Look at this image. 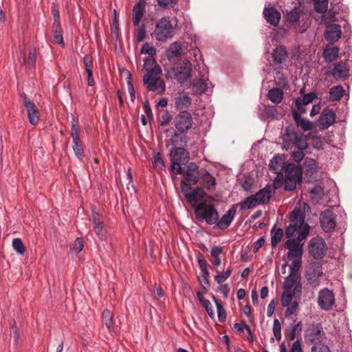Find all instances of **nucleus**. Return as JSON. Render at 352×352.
<instances>
[{"instance_id":"f257e3e1","label":"nucleus","mask_w":352,"mask_h":352,"mask_svg":"<svg viewBox=\"0 0 352 352\" xmlns=\"http://www.w3.org/2000/svg\"><path fill=\"white\" fill-rule=\"evenodd\" d=\"M305 213L298 208L289 213L290 223L285 230V236L288 238L285 246L288 249L286 254L287 259L302 258V245L300 243L305 240L309 233V226L305 221Z\"/></svg>"},{"instance_id":"f03ea898","label":"nucleus","mask_w":352,"mask_h":352,"mask_svg":"<svg viewBox=\"0 0 352 352\" xmlns=\"http://www.w3.org/2000/svg\"><path fill=\"white\" fill-rule=\"evenodd\" d=\"M283 148L291 150L297 148L306 150L308 148L307 136L302 132H297L295 127L289 125L285 127L282 133Z\"/></svg>"},{"instance_id":"7ed1b4c3","label":"nucleus","mask_w":352,"mask_h":352,"mask_svg":"<svg viewBox=\"0 0 352 352\" xmlns=\"http://www.w3.org/2000/svg\"><path fill=\"white\" fill-rule=\"evenodd\" d=\"M195 215L200 221H206L208 225H213L219 218V214L214 204H208L203 201L195 207Z\"/></svg>"},{"instance_id":"20e7f679","label":"nucleus","mask_w":352,"mask_h":352,"mask_svg":"<svg viewBox=\"0 0 352 352\" xmlns=\"http://www.w3.org/2000/svg\"><path fill=\"white\" fill-rule=\"evenodd\" d=\"M285 178L284 179V189L294 190L297 184L302 182V168L299 164L289 163L285 166Z\"/></svg>"},{"instance_id":"39448f33","label":"nucleus","mask_w":352,"mask_h":352,"mask_svg":"<svg viewBox=\"0 0 352 352\" xmlns=\"http://www.w3.org/2000/svg\"><path fill=\"white\" fill-rule=\"evenodd\" d=\"M190 159L189 153L183 147L177 146L170 150V171L175 174H182L184 168L182 165L186 164Z\"/></svg>"},{"instance_id":"423d86ee","label":"nucleus","mask_w":352,"mask_h":352,"mask_svg":"<svg viewBox=\"0 0 352 352\" xmlns=\"http://www.w3.org/2000/svg\"><path fill=\"white\" fill-rule=\"evenodd\" d=\"M180 188L186 201L193 207L197 206L199 201L204 199L206 196V193L202 188L196 187L192 189L188 184H186V182L184 181H181Z\"/></svg>"},{"instance_id":"0eeeda50","label":"nucleus","mask_w":352,"mask_h":352,"mask_svg":"<svg viewBox=\"0 0 352 352\" xmlns=\"http://www.w3.org/2000/svg\"><path fill=\"white\" fill-rule=\"evenodd\" d=\"M173 27L168 17H162L155 25V35L158 41L164 42L173 38Z\"/></svg>"},{"instance_id":"6e6552de","label":"nucleus","mask_w":352,"mask_h":352,"mask_svg":"<svg viewBox=\"0 0 352 352\" xmlns=\"http://www.w3.org/2000/svg\"><path fill=\"white\" fill-rule=\"evenodd\" d=\"M321 323H313L308 325L305 330V339L307 342L311 344H321V340L324 337Z\"/></svg>"},{"instance_id":"1a4fd4ad","label":"nucleus","mask_w":352,"mask_h":352,"mask_svg":"<svg viewBox=\"0 0 352 352\" xmlns=\"http://www.w3.org/2000/svg\"><path fill=\"white\" fill-rule=\"evenodd\" d=\"M308 250L315 259H322L327 253V247L322 238L315 237L309 241Z\"/></svg>"},{"instance_id":"9d476101","label":"nucleus","mask_w":352,"mask_h":352,"mask_svg":"<svg viewBox=\"0 0 352 352\" xmlns=\"http://www.w3.org/2000/svg\"><path fill=\"white\" fill-rule=\"evenodd\" d=\"M201 169L200 170L199 166L195 162L189 163L186 168H184L183 175L184 179L186 184H188L190 186L192 185H197L199 184Z\"/></svg>"},{"instance_id":"9b49d317","label":"nucleus","mask_w":352,"mask_h":352,"mask_svg":"<svg viewBox=\"0 0 352 352\" xmlns=\"http://www.w3.org/2000/svg\"><path fill=\"white\" fill-rule=\"evenodd\" d=\"M71 136L72 138V148L74 154L79 160L82 161L85 157L83 144L80 140L79 127L76 123L74 118L72 121Z\"/></svg>"},{"instance_id":"f8f14e48","label":"nucleus","mask_w":352,"mask_h":352,"mask_svg":"<svg viewBox=\"0 0 352 352\" xmlns=\"http://www.w3.org/2000/svg\"><path fill=\"white\" fill-rule=\"evenodd\" d=\"M147 73L144 74L143 82L146 85L148 91H155L157 90V82L160 79V75L162 71L159 65H155L152 69L146 70Z\"/></svg>"},{"instance_id":"ddd939ff","label":"nucleus","mask_w":352,"mask_h":352,"mask_svg":"<svg viewBox=\"0 0 352 352\" xmlns=\"http://www.w3.org/2000/svg\"><path fill=\"white\" fill-rule=\"evenodd\" d=\"M176 129L180 133H186L192 125V118L186 110L181 111L174 118Z\"/></svg>"},{"instance_id":"4468645a","label":"nucleus","mask_w":352,"mask_h":352,"mask_svg":"<svg viewBox=\"0 0 352 352\" xmlns=\"http://www.w3.org/2000/svg\"><path fill=\"white\" fill-rule=\"evenodd\" d=\"M91 220L93 223V231L100 241H106L107 239V231L104 226L102 214L98 212L94 211L91 215Z\"/></svg>"},{"instance_id":"2eb2a0df","label":"nucleus","mask_w":352,"mask_h":352,"mask_svg":"<svg viewBox=\"0 0 352 352\" xmlns=\"http://www.w3.org/2000/svg\"><path fill=\"white\" fill-rule=\"evenodd\" d=\"M21 97L23 100V105L27 109L30 123L32 125H36L38 122L40 118L37 107L32 100L28 98L26 94H23L21 95Z\"/></svg>"},{"instance_id":"dca6fc26","label":"nucleus","mask_w":352,"mask_h":352,"mask_svg":"<svg viewBox=\"0 0 352 352\" xmlns=\"http://www.w3.org/2000/svg\"><path fill=\"white\" fill-rule=\"evenodd\" d=\"M334 303L335 296L331 290L325 287L319 292L318 304L322 309L329 311L332 309Z\"/></svg>"},{"instance_id":"f3484780","label":"nucleus","mask_w":352,"mask_h":352,"mask_svg":"<svg viewBox=\"0 0 352 352\" xmlns=\"http://www.w3.org/2000/svg\"><path fill=\"white\" fill-rule=\"evenodd\" d=\"M322 265L318 262L311 263L309 269L307 270L305 277L308 283L314 287L320 285V277L322 276Z\"/></svg>"},{"instance_id":"a211bd4d","label":"nucleus","mask_w":352,"mask_h":352,"mask_svg":"<svg viewBox=\"0 0 352 352\" xmlns=\"http://www.w3.org/2000/svg\"><path fill=\"white\" fill-rule=\"evenodd\" d=\"M320 221L321 228L324 232H330L335 230L336 226V217L331 210L327 209L321 212Z\"/></svg>"},{"instance_id":"6ab92c4d","label":"nucleus","mask_w":352,"mask_h":352,"mask_svg":"<svg viewBox=\"0 0 352 352\" xmlns=\"http://www.w3.org/2000/svg\"><path fill=\"white\" fill-rule=\"evenodd\" d=\"M328 76H331L336 80H346L349 77V67L346 62L340 61L334 64L331 71L326 73Z\"/></svg>"},{"instance_id":"aec40b11","label":"nucleus","mask_w":352,"mask_h":352,"mask_svg":"<svg viewBox=\"0 0 352 352\" xmlns=\"http://www.w3.org/2000/svg\"><path fill=\"white\" fill-rule=\"evenodd\" d=\"M192 76V65L187 61L184 65L177 66L174 70L175 79L183 85Z\"/></svg>"},{"instance_id":"412c9836","label":"nucleus","mask_w":352,"mask_h":352,"mask_svg":"<svg viewBox=\"0 0 352 352\" xmlns=\"http://www.w3.org/2000/svg\"><path fill=\"white\" fill-rule=\"evenodd\" d=\"M302 294V284H298L293 291L284 289L281 296V305L283 307H289L292 302V299H300Z\"/></svg>"},{"instance_id":"4be33fe9","label":"nucleus","mask_w":352,"mask_h":352,"mask_svg":"<svg viewBox=\"0 0 352 352\" xmlns=\"http://www.w3.org/2000/svg\"><path fill=\"white\" fill-rule=\"evenodd\" d=\"M336 113L330 109L325 108L320 114L318 120L320 129L324 130L328 129L331 124L335 122Z\"/></svg>"},{"instance_id":"5701e85b","label":"nucleus","mask_w":352,"mask_h":352,"mask_svg":"<svg viewBox=\"0 0 352 352\" xmlns=\"http://www.w3.org/2000/svg\"><path fill=\"white\" fill-rule=\"evenodd\" d=\"M146 0H138L133 8V23L134 26L139 25L142 17L146 13Z\"/></svg>"},{"instance_id":"b1692460","label":"nucleus","mask_w":352,"mask_h":352,"mask_svg":"<svg viewBox=\"0 0 352 352\" xmlns=\"http://www.w3.org/2000/svg\"><path fill=\"white\" fill-rule=\"evenodd\" d=\"M236 204L232 206V208H230L221 219L219 218L217 221L215 223L218 228L221 230H224L230 226L234 215L236 214Z\"/></svg>"},{"instance_id":"393cba45","label":"nucleus","mask_w":352,"mask_h":352,"mask_svg":"<svg viewBox=\"0 0 352 352\" xmlns=\"http://www.w3.org/2000/svg\"><path fill=\"white\" fill-rule=\"evenodd\" d=\"M342 35L341 26L338 24H330L327 26L324 38L329 43H335L339 40Z\"/></svg>"},{"instance_id":"a878e982","label":"nucleus","mask_w":352,"mask_h":352,"mask_svg":"<svg viewBox=\"0 0 352 352\" xmlns=\"http://www.w3.org/2000/svg\"><path fill=\"white\" fill-rule=\"evenodd\" d=\"M272 57L275 66L281 65L288 57V52L286 47L283 45H278L272 50Z\"/></svg>"},{"instance_id":"bb28decb","label":"nucleus","mask_w":352,"mask_h":352,"mask_svg":"<svg viewBox=\"0 0 352 352\" xmlns=\"http://www.w3.org/2000/svg\"><path fill=\"white\" fill-rule=\"evenodd\" d=\"M263 15L267 22L273 26L278 25L281 16L280 13L274 7L264 8Z\"/></svg>"},{"instance_id":"cd10ccee","label":"nucleus","mask_w":352,"mask_h":352,"mask_svg":"<svg viewBox=\"0 0 352 352\" xmlns=\"http://www.w3.org/2000/svg\"><path fill=\"white\" fill-rule=\"evenodd\" d=\"M208 190H212L217 185L216 179L206 169H201L199 184Z\"/></svg>"},{"instance_id":"c85d7f7f","label":"nucleus","mask_w":352,"mask_h":352,"mask_svg":"<svg viewBox=\"0 0 352 352\" xmlns=\"http://www.w3.org/2000/svg\"><path fill=\"white\" fill-rule=\"evenodd\" d=\"M292 116L296 126H300L304 131H307L313 129L314 123L302 118L301 115H300L296 110H293Z\"/></svg>"},{"instance_id":"c756f323","label":"nucleus","mask_w":352,"mask_h":352,"mask_svg":"<svg viewBox=\"0 0 352 352\" xmlns=\"http://www.w3.org/2000/svg\"><path fill=\"white\" fill-rule=\"evenodd\" d=\"M272 195V188L270 185L266 186L265 188L259 190L254 197L258 204H267Z\"/></svg>"},{"instance_id":"7c9ffc66","label":"nucleus","mask_w":352,"mask_h":352,"mask_svg":"<svg viewBox=\"0 0 352 352\" xmlns=\"http://www.w3.org/2000/svg\"><path fill=\"white\" fill-rule=\"evenodd\" d=\"M302 331V322L298 321L295 323H292L290 326L285 330V336L286 339L294 340L296 338V334L300 333Z\"/></svg>"},{"instance_id":"2f4dec72","label":"nucleus","mask_w":352,"mask_h":352,"mask_svg":"<svg viewBox=\"0 0 352 352\" xmlns=\"http://www.w3.org/2000/svg\"><path fill=\"white\" fill-rule=\"evenodd\" d=\"M175 107L182 111L186 110L191 104L192 100L186 94H182L175 98Z\"/></svg>"},{"instance_id":"473e14b6","label":"nucleus","mask_w":352,"mask_h":352,"mask_svg":"<svg viewBox=\"0 0 352 352\" xmlns=\"http://www.w3.org/2000/svg\"><path fill=\"white\" fill-rule=\"evenodd\" d=\"M300 283V276L289 274L287 277L285 278L283 283V288L286 290L293 291L295 286Z\"/></svg>"},{"instance_id":"72a5a7b5","label":"nucleus","mask_w":352,"mask_h":352,"mask_svg":"<svg viewBox=\"0 0 352 352\" xmlns=\"http://www.w3.org/2000/svg\"><path fill=\"white\" fill-rule=\"evenodd\" d=\"M285 164L284 159L280 155H277L270 160L269 167L271 170L278 173L279 170H284Z\"/></svg>"},{"instance_id":"f704fd0d","label":"nucleus","mask_w":352,"mask_h":352,"mask_svg":"<svg viewBox=\"0 0 352 352\" xmlns=\"http://www.w3.org/2000/svg\"><path fill=\"white\" fill-rule=\"evenodd\" d=\"M284 93L280 88H272L268 91L267 98L272 102L279 104L283 99Z\"/></svg>"},{"instance_id":"c9c22d12","label":"nucleus","mask_w":352,"mask_h":352,"mask_svg":"<svg viewBox=\"0 0 352 352\" xmlns=\"http://www.w3.org/2000/svg\"><path fill=\"white\" fill-rule=\"evenodd\" d=\"M339 49L334 46L324 50L322 56L327 63L334 61L338 56Z\"/></svg>"},{"instance_id":"e433bc0d","label":"nucleus","mask_w":352,"mask_h":352,"mask_svg":"<svg viewBox=\"0 0 352 352\" xmlns=\"http://www.w3.org/2000/svg\"><path fill=\"white\" fill-rule=\"evenodd\" d=\"M182 45L180 43L175 42L172 43L167 51V58L171 60L182 55Z\"/></svg>"},{"instance_id":"4c0bfd02","label":"nucleus","mask_w":352,"mask_h":352,"mask_svg":"<svg viewBox=\"0 0 352 352\" xmlns=\"http://www.w3.org/2000/svg\"><path fill=\"white\" fill-rule=\"evenodd\" d=\"M102 322L107 327L110 333L114 332L113 318V316L111 311L104 309L102 314Z\"/></svg>"},{"instance_id":"58836bf2","label":"nucleus","mask_w":352,"mask_h":352,"mask_svg":"<svg viewBox=\"0 0 352 352\" xmlns=\"http://www.w3.org/2000/svg\"><path fill=\"white\" fill-rule=\"evenodd\" d=\"M302 9L300 6H295L290 12L287 13V21L292 24L297 23L300 17Z\"/></svg>"},{"instance_id":"ea45409f","label":"nucleus","mask_w":352,"mask_h":352,"mask_svg":"<svg viewBox=\"0 0 352 352\" xmlns=\"http://www.w3.org/2000/svg\"><path fill=\"white\" fill-rule=\"evenodd\" d=\"M223 248L221 246L214 245L211 248L210 254L213 259L211 261L212 265L215 267L221 265V258L219 255L223 252Z\"/></svg>"},{"instance_id":"a19ab883","label":"nucleus","mask_w":352,"mask_h":352,"mask_svg":"<svg viewBox=\"0 0 352 352\" xmlns=\"http://www.w3.org/2000/svg\"><path fill=\"white\" fill-rule=\"evenodd\" d=\"M344 90L341 85L334 86L329 91V99L331 101H339L344 96Z\"/></svg>"},{"instance_id":"79ce46f5","label":"nucleus","mask_w":352,"mask_h":352,"mask_svg":"<svg viewBox=\"0 0 352 352\" xmlns=\"http://www.w3.org/2000/svg\"><path fill=\"white\" fill-rule=\"evenodd\" d=\"M183 133H180L178 131L174 132L170 139V142L173 146H181L183 145V143L186 144L187 142V137Z\"/></svg>"},{"instance_id":"37998d69","label":"nucleus","mask_w":352,"mask_h":352,"mask_svg":"<svg viewBox=\"0 0 352 352\" xmlns=\"http://www.w3.org/2000/svg\"><path fill=\"white\" fill-rule=\"evenodd\" d=\"M52 31L54 42L58 45H63V38L60 23H53Z\"/></svg>"},{"instance_id":"c03bdc74","label":"nucleus","mask_w":352,"mask_h":352,"mask_svg":"<svg viewBox=\"0 0 352 352\" xmlns=\"http://www.w3.org/2000/svg\"><path fill=\"white\" fill-rule=\"evenodd\" d=\"M274 82L278 87L277 88H280L281 89H285L288 87L287 78L280 71L276 72Z\"/></svg>"},{"instance_id":"a18cd8bd","label":"nucleus","mask_w":352,"mask_h":352,"mask_svg":"<svg viewBox=\"0 0 352 352\" xmlns=\"http://www.w3.org/2000/svg\"><path fill=\"white\" fill-rule=\"evenodd\" d=\"M275 226L271 230V245L273 248H275L277 244L281 241L283 235V230L282 228H278L276 232L274 233L275 230Z\"/></svg>"},{"instance_id":"49530a36","label":"nucleus","mask_w":352,"mask_h":352,"mask_svg":"<svg viewBox=\"0 0 352 352\" xmlns=\"http://www.w3.org/2000/svg\"><path fill=\"white\" fill-rule=\"evenodd\" d=\"M304 167L307 173L313 175L318 172V166L316 160L307 157L304 162Z\"/></svg>"},{"instance_id":"de8ad7c7","label":"nucleus","mask_w":352,"mask_h":352,"mask_svg":"<svg viewBox=\"0 0 352 352\" xmlns=\"http://www.w3.org/2000/svg\"><path fill=\"white\" fill-rule=\"evenodd\" d=\"M240 208L241 210H244L245 208H253L258 204L257 203V201L254 197V195H251L250 197H246L243 201H241L240 204Z\"/></svg>"},{"instance_id":"09e8293b","label":"nucleus","mask_w":352,"mask_h":352,"mask_svg":"<svg viewBox=\"0 0 352 352\" xmlns=\"http://www.w3.org/2000/svg\"><path fill=\"white\" fill-rule=\"evenodd\" d=\"M329 0H314V10L319 14H324L328 9Z\"/></svg>"},{"instance_id":"8fccbe9b","label":"nucleus","mask_w":352,"mask_h":352,"mask_svg":"<svg viewBox=\"0 0 352 352\" xmlns=\"http://www.w3.org/2000/svg\"><path fill=\"white\" fill-rule=\"evenodd\" d=\"M14 250L20 255H23L25 252V247L20 238H15L12 240Z\"/></svg>"},{"instance_id":"3c124183","label":"nucleus","mask_w":352,"mask_h":352,"mask_svg":"<svg viewBox=\"0 0 352 352\" xmlns=\"http://www.w3.org/2000/svg\"><path fill=\"white\" fill-rule=\"evenodd\" d=\"M153 164L154 168L157 170H164L165 164L160 153L158 152L153 157Z\"/></svg>"},{"instance_id":"603ef678","label":"nucleus","mask_w":352,"mask_h":352,"mask_svg":"<svg viewBox=\"0 0 352 352\" xmlns=\"http://www.w3.org/2000/svg\"><path fill=\"white\" fill-rule=\"evenodd\" d=\"M263 111L267 118L271 119L276 118L278 115V111L275 106H264Z\"/></svg>"},{"instance_id":"864d4df0","label":"nucleus","mask_w":352,"mask_h":352,"mask_svg":"<svg viewBox=\"0 0 352 352\" xmlns=\"http://www.w3.org/2000/svg\"><path fill=\"white\" fill-rule=\"evenodd\" d=\"M302 261L300 258H294L289 267V274L300 275L298 271L301 267Z\"/></svg>"},{"instance_id":"5fc2aeb1","label":"nucleus","mask_w":352,"mask_h":352,"mask_svg":"<svg viewBox=\"0 0 352 352\" xmlns=\"http://www.w3.org/2000/svg\"><path fill=\"white\" fill-rule=\"evenodd\" d=\"M158 6L162 9L173 8L177 3V0H156Z\"/></svg>"},{"instance_id":"6e6d98bb","label":"nucleus","mask_w":352,"mask_h":352,"mask_svg":"<svg viewBox=\"0 0 352 352\" xmlns=\"http://www.w3.org/2000/svg\"><path fill=\"white\" fill-rule=\"evenodd\" d=\"M287 307V309L285 311V316L286 318H289L292 314H296L298 311V302L296 300H295L290 304L289 307Z\"/></svg>"},{"instance_id":"4d7b16f0","label":"nucleus","mask_w":352,"mask_h":352,"mask_svg":"<svg viewBox=\"0 0 352 352\" xmlns=\"http://www.w3.org/2000/svg\"><path fill=\"white\" fill-rule=\"evenodd\" d=\"M232 269L231 266L228 267L227 270L221 274H217L214 276V280L217 283L221 284L224 282L232 274Z\"/></svg>"},{"instance_id":"13d9d810","label":"nucleus","mask_w":352,"mask_h":352,"mask_svg":"<svg viewBox=\"0 0 352 352\" xmlns=\"http://www.w3.org/2000/svg\"><path fill=\"white\" fill-rule=\"evenodd\" d=\"M273 332L274 337L277 341L281 339V324L278 319L274 320Z\"/></svg>"},{"instance_id":"bf43d9fd","label":"nucleus","mask_w":352,"mask_h":352,"mask_svg":"<svg viewBox=\"0 0 352 352\" xmlns=\"http://www.w3.org/2000/svg\"><path fill=\"white\" fill-rule=\"evenodd\" d=\"M172 120V116L167 111H163L162 114L159 116V122L162 126H167Z\"/></svg>"},{"instance_id":"052dcab7","label":"nucleus","mask_w":352,"mask_h":352,"mask_svg":"<svg viewBox=\"0 0 352 352\" xmlns=\"http://www.w3.org/2000/svg\"><path fill=\"white\" fill-rule=\"evenodd\" d=\"M140 52L142 54H147L148 56H153L156 54V49L148 43H146L142 47Z\"/></svg>"},{"instance_id":"680f3d73","label":"nucleus","mask_w":352,"mask_h":352,"mask_svg":"<svg viewBox=\"0 0 352 352\" xmlns=\"http://www.w3.org/2000/svg\"><path fill=\"white\" fill-rule=\"evenodd\" d=\"M146 25H141L137 30L136 40L138 42H142L146 37Z\"/></svg>"},{"instance_id":"e2e57ef3","label":"nucleus","mask_w":352,"mask_h":352,"mask_svg":"<svg viewBox=\"0 0 352 352\" xmlns=\"http://www.w3.org/2000/svg\"><path fill=\"white\" fill-rule=\"evenodd\" d=\"M310 193L312 197H321V196L324 194V189L320 185H315L311 190Z\"/></svg>"},{"instance_id":"0e129e2a","label":"nucleus","mask_w":352,"mask_h":352,"mask_svg":"<svg viewBox=\"0 0 352 352\" xmlns=\"http://www.w3.org/2000/svg\"><path fill=\"white\" fill-rule=\"evenodd\" d=\"M157 65L153 56H148L144 59V68L146 70L152 69L155 65Z\"/></svg>"},{"instance_id":"69168bd1","label":"nucleus","mask_w":352,"mask_h":352,"mask_svg":"<svg viewBox=\"0 0 352 352\" xmlns=\"http://www.w3.org/2000/svg\"><path fill=\"white\" fill-rule=\"evenodd\" d=\"M83 64L85 66V72H89V70H92L93 68V58L91 55L87 54L85 56L83 59Z\"/></svg>"},{"instance_id":"338daca9","label":"nucleus","mask_w":352,"mask_h":352,"mask_svg":"<svg viewBox=\"0 0 352 352\" xmlns=\"http://www.w3.org/2000/svg\"><path fill=\"white\" fill-rule=\"evenodd\" d=\"M311 352H331L329 346L324 344H315L311 349Z\"/></svg>"},{"instance_id":"774afa93","label":"nucleus","mask_w":352,"mask_h":352,"mask_svg":"<svg viewBox=\"0 0 352 352\" xmlns=\"http://www.w3.org/2000/svg\"><path fill=\"white\" fill-rule=\"evenodd\" d=\"M313 147L316 150L323 148V142L319 136L313 135L311 138Z\"/></svg>"}]
</instances>
